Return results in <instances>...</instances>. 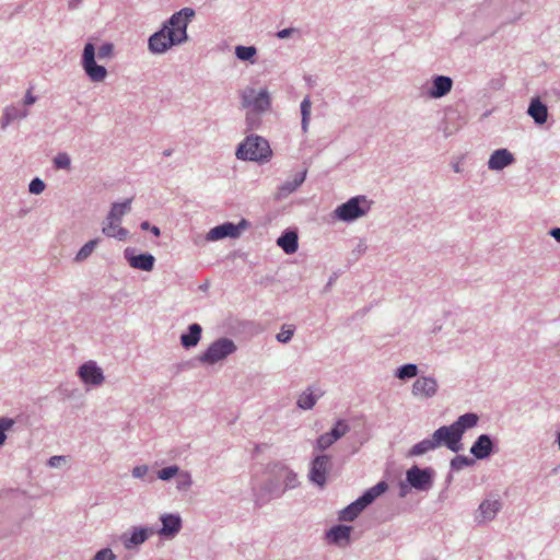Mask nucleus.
I'll return each mask as SVG.
<instances>
[{"label":"nucleus","mask_w":560,"mask_h":560,"mask_svg":"<svg viewBox=\"0 0 560 560\" xmlns=\"http://www.w3.org/2000/svg\"><path fill=\"white\" fill-rule=\"evenodd\" d=\"M195 11L184 8L174 13L164 27L149 38V49L154 54H162L174 45L187 39V26Z\"/></svg>","instance_id":"nucleus-1"},{"label":"nucleus","mask_w":560,"mask_h":560,"mask_svg":"<svg viewBox=\"0 0 560 560\" xmlns=\"http://www.w3.org/2000/svg\"><path fill=\"white\" fill-rule=\"evenodd\" d=\"M236 156L241 160L267 161L271 156V149L267 140L250 136L240 144Z\"/></svg>","instance_id":"nucleus-2"},{"label":"nucleus","mask_w":560,"mask_h":560,"mask_svg":"<svg viewBox=\"0 0 560 560\" xmlns=\"http://www.w3.org/2000/svg\"><path fill=\"white\" fill-rule=\"evenodd\" d=\"M82 66L88 77L93 82H102L107 75L105 67L95 62V47L91 43L84 46Z\"/></svg>","instance_id":"nucleus-3"},{"label":"nucleus","mask_w":560,"mask_h":560,"mask_svg":"<svg viewBox=\"0 0 560 560\" xmlns=\"http://www.w3.org/2000/svg\"><path fill=\"white\" fill-rule=\"evenodd\" d=\"M236 347L232 340L226 338L219 339L209 346L207 351L200 357V361L213 364L233 353Z\"/></svg>","instance_id":"nucleus-4"},{"label":"nucleus","mask_w":560,"mask_h":560,"mask_svg":"<svg viewBox=\"0 0 560 560\" xmlns=\"http://www.w3.org/2000/svg\"><path fill=\"white\" fill-rule=\"evenodd\" d=\"M462 436L457 428L453 424L441 427L433 433V438L439 441V446L443 444L455 453L462 448Z\"/></svg>","instance_id":"nucleus-5"},{"label":"nucleus","mask_w":560,"mask_h":560,"mask_svg":"<svg viewBox=\"0 0 560 560\" xmlns=\"http://www.w3.org/2000/svg\"><path fill=\"white\" fill-rule=\"evenodd\" d=\"M243 105L257 112H264L270 107V97L267 90L256 92L253 88H247L242 93Z\"/></svg>","instance_id":"nucleus-6"},{"label":"nucleus","mask_w":560,"mask_h":560,"mask_svg":"<svg viewBox=\"0 0 560 560\" xmlns=\"http://www.w3.org/2000/svg\"><path fill=\"white\" fill-rule=\"evenodd\" d=\"M247 222L242 220L240 224L233 223H224L211 229L208 233V240L217 241L224 237H237L241 234L243 228H245Z\"/></svg>","instance_id":"nucleus-7"},{"label":"nucleus","mask_w":560,"mask_h":560,"mask_svg":"<svg viewBox=\"0 0 560 560\" xmlns=\"http://www.w3.org/2000/svg\"><path fill=\"white\" fill-rule=\"evenodd\" d=\"M438 392V382L431 376H420L412 384V394L416 397L431 398Z\"/></svg>","instance_id":"nucleus-8"},{"label":"nucleus","mask_w":560,"mask_h":560,"mask_svg":"<svg viewBox=\"0 0 560 560\" xmlns=\"http://www.w3.org/2000/svg\"><path fill=\"white\" fill-rule=\"evenodd\" d=\"M329 467H330V457L329 456L323 455V456L315 457V459L312 463V469L310 472L311 480L314 483L323 487L326 482V475H327Z\"/></svg>","instance_id":"nucleus-9"},{"label":"nucleus","mask_w":560,"mask_h":560,"mask_svg":"<svg viewBox=\"0 0 560 560\" xmlns=\"http://www.w3.org/2000/svg\"><path fill=\"white\" fill-rule=\"evenodd\" d=\"M527 115L533 118L537 126L541 127L548 121V106L539 96L532 97L527 106Z\"/></svg>","instance_id":"nucleus-10"},{"label":"nucleus","mask_w":560,"mask_h":560,"mask_svg":"<svg viewBox=\"0 0 560 560\" xmlns=\"http://www.w3.org/2000/svg\"><path fill=\"white\" fill-rule=\"evenodd\" d=\"M79 376L84 383L95 386L104 382L102 370L93 361L85 362L80 366Z\"/></svg>","instance_id":"nucleus-11"},{"label":"nucleus","mask_w":560,"mask_h":560,"mask_svg":"<svg viewBox=\"0 0 560 560\" xmlns=\"http://www.w3.org/2000/svg\"><path fill=\"white\" fill-rule=\"evenodd\" d=\"M336 215L343 221L354 220L365 213L359 205V198H351L346 203H342L336 209Z\"/></svg>","instance_id":"nucleus-12"},{"label":"nucleus","mask_w":560,"mask_h":560,"mask_svg":"<svg viewBox=\"0 0 560 560\" xmlns=\"http://www.w3.org/2000/svg\"><path fill=\"white\" fill-rule=\"evenodd\" d=\"M407 480L413 488L424 490L431 485V475L428 470L413 466L407 471Z\"/></svg>","instance_id":"nucleus-13"},{"label":"nucleus","mask_w":560,"mask_h":560,"mask_svg":"<svg viewBox=\"0 0 560 560\" xmlns=\"http://www.w3.org/2000/svg\"><path fill=\"white\" fill-rule=\"evenodd\" d=\"M514 162L513 154L506 149L495 150L488 161V167L492 171H500Z\"/></svg>","instance_id":"nucleus-14"},{"label":"nucleus","mask_w":560,"mask_h":560,"mask_svg":"<svg viewBox=\"0 0 560 560\" xmlns=\"http://www.w3.org/2000/svg\"><path fill=\"white\" fill-rule=\"evenodd\" d=\"M162 528L160 535L165 537H174L182 528V520L179 515L164 514L161 516Z\"/></svg>","instance_id":"nucleus-15"},{"label":"nucleus","mask_w":560,"mask_h":560,"mask_svg":"<svg viewBox=\"0 0 560 560\" xmlns=\"http://www.w3.org/2000/svg\"><path fill=\"white\" fill-rule=\"evenodd\" d=\"M501 509V503L499 500H485L478 510L477 521L479 523H486L494 518L499 510Z\"/></svg>","instance_id":"nucleus-16"},{"label":"nucleus","mask_w":560,"mask_h":560,"mask_svg":"<svg viewBox=\"0 0 560 560\" xmlns=\"http://www.w3.org/2000/svg\"><path fill=\"white\" fill-rule=\"evenodd\" d=\"M492 441L487 434L480 435L477 441L472 444L470 453L477 459H483L488 457L492 452Z\"/></svg>","instance_id":"nucleus-17"},{"label":"nucleus","mask_w":560,"mask_h":560,"mask_svg":"<svg viewBox=\"0 0 560 560\" xmlns=\"http://www.w3.org/2000/svg\"><path fill=\"white\" fill-rule=\"evenodd\" d=\"M351 529L352 528L350 526H345V525L335 526L327 533V538L330 542L338 544V545H342V544L346 545L349 542Z\"/></svg>","instance_id":"nucleus-18"},{"label":"nucleus","mask_w":560,"mask_h":560,"mask_svg":"<svg viewBox=\"0 0 560 560\" xmlns=\"http://www.w3.org/2000/svg\"><path fill=\"white\" fill-rule=\"evenodd\" d=\"M103 233L108 237H115L120 241L126 240L128 235V231L120 226V221L108 218L107 223L103 226Z\"/></svg>","instance_id":"nucleus-19"},{"label":"nucleus","mask_w":560,"mask_h":560,"mask_svg":"<svg viewBox=\"0 0 560 560\" xmlns=\"http://www.w3.org/2000/svg\"><path fill=\"white\" fill-rule=\"evenodd\" d=\"M453 85V81L448 77L439 75L433 81V90L431 91V96L433 97H442L446 95Z\"/></svg>","instance_id":"nucleus-20"},{"label":"nucleus","mask_w":560,"mask_h":560,"mask_svg":"<svg viewBox=\"0 0 560 560\" xmlns=\"http://www.w3.org/2000/svg\"><path fill=\"white\" fill-rule=\"evenodd\" d=\"M129 265L135 269L151 271L154 266V257L150 254H140L129 258Z\"/></svg>","instance_id":"nucleus-21"},{"label":"nucleus","mask_w":560,"mask_h":560,"mask_svg":"<svg viewBox=\"0 0 560 560\" xmlns=\"http://www.w3.org/2000/svg\"><path fill=\"white\" fill-rule=\"evenodd\" d=\"M387 489V483L385 481H381L374 487L370 488L368 491L364 492L362 497H360L358 500L361 502V504L366 508L369 504H371L377 497H380L382 493H384Z\"/></svg>","instance_id":"nucleus-22"},{"label":"nucleus","mask_w":560,"mask_h":560,"mask_svg":"<svg viewBox=\"0 0 560 560\" xmlns=\"http://www.w3.org/2000/svg\"><path fill=\"white\" fill-rule=\"evenodd\" d=\"M277 244L284 253L293 254L298 250V235L295 232H287L278 238Z\"/></svg>","instance_id":"nucleus-23"},{"label":"nucleus","mask_w":560,"mask_h":560,"mask_svg":"<svg viewBox=\"0 0 560 560\" xmlns=\"http://www.w3.org/2000/svg\"><path fill=\"white\" fill-rule=\"evenodd\" d=\"M201 336V327L198 324H192L189 326V331L187 334H183L180 337L182 345L185 348L195 347Z\"/></svg>","instance_id":"nucleus-24"},{"label":"nucleus","mask_w":560,"mask_h":560,"mask_svg":"<svg viewBox=\"0 0 560 560\" xmlns=\"http://www.w3.org/2000/svg\"><path fill=\"white\" fill-rule=\"evenodd\" d=\"M439 447V441H436L433 436L431 440L427 439L417 444H415L410 451L408 452V456H420L425 454L429 451Z\"/></svg>","instance_id":"nucleus-25"},{"label":"nucleus","mask_w":560,"mask_h":560,"mask_svg":"<svg viewBox=\"0 0 560 560\" xmlns=\"http://www.w3.org/2000/svg\"><path fill=\"white\" fill-rule=\"evenodd\" d=\"M478 419L476 413H465L460 416L453 425L457 428L458 432L463 435L467 429L474 428L477 424Z\"/></svg>","instance_id":"nucleus-26"},{"label":"nucleus","mask_w":560,"mask_h":560,"mask_svg":"<svg viewBox=\"0 0 560 560\" xmlns=\"http://www.w3.org/2000/svg\"><path fill=\"white\" fill-rule=\"evenodd\" d=\"M365 508L361 504V502L359 500L354 501L353 503H351L350 505H348L346 509H343L341 512H340V516L339 518L341 521H347V522H351L353 521L360 513L362 510H364Z\"/></svg>","instance_id":"nucleus-27"},{"label":"nucleus","mask_w":560,"mask_h":560,"mask_svg":"<svg viewBox=\"0 0 560 560\" xmlns=\"http://www.w3.org/2000/svg\"><path fill=\"white\" fill-rule=\"evenodd\" d=\"M148 538L147 529L139 528L135 529L131 536L127 539H125L124 544L126 548H132L135 546H138L142 542H144Z\"/></svg>","instance_id":"nucleus-28"},{"label":"nucleus","mask_w":560,"mask_h":560,"mask_svg":"<svg viewBox=\"0 0 560 560\" xmlns=\"http://www.w3.org/2000/svg\"><path fill=\"white\" fill-rule=\"evenodd\" d=\"M131 199H127L121 203H114L109 213L108 219L121 220L122 215L130 210Z\"/></svg>","instance_id":"nucleus-29"},{"label":"nucleus","mask_w":560,"mask_h":560,"mask_svg":"<svg viewBox=\"0 0 560 560\" xmlns=\"http://www.w3.org/2000/svg\"><path fill=\"white\" fill-rule=\"evenodd\" d=\"M316 404V397L313 392L307 389L302 393L298 399V405L302 409H311Z\"/></svg>","instance_id":"nucleus-30"},{"label":"nucleus","mask_w":560,"mask_h":560,"mask_svg":"<svg viewBox=\"0 0 560 560\" xmlns=\"http://www.w3.org/2000/svg\"><path fill=\"white\" fill-rule=\"evenodd\" d=\"M418 374L416 364H406L397 370L396 376L400 380L415 377Z\"/></svg>","instance_id":"nucleus-31"},{"label":"nucleus","mask_w":560,"mask_h":560,"mask_svg":"<svg viewBox=\"0 0 560 560\" xmlns=\"http://www.w3.org/2000/svg\"><path fill=\"white\" fill-rule=\"evenodd\" d=\"M235 54L241 60H252L256 55V48L253 46H237L235 48Z\"/></svg>","instance_id":"nucleus-32"},{"label":"nucleus","mask_w":560,"mask_h":560,"mask_svg":"<svg viewBox=\"0 0 560 560\" xmlns=\"http://www.w3.org/2000/svg\"><path fill=\"white\" fill-rule=\"evenodd\" d=\"M97 242H98L97 240H91L90 242H88L79 250V253L77 254L75 259L79 260V261L86 259L92 254V252L94 250L95 246L97 245Z\"/></svg>","instance_id":"nucleus-33"},{"label":"nucleus","mask_w":560,"mask_h":560,"mask_svg":"<svg viewBox=\"0 0 560 560\" xmlns=\"http://www.w3.org/2000/svg\"><path fill=\"white\" fill-rule=\"evenodd\" d=\"M301 113H302V128L305 131L308 125V118L311 114V101L308 97L304 98L301 104Z\"/></svg>","instance_id":"nucleus-34"},{"label":"nucleus","mask_w":560,"mask_h":560,"mask_svg":"<svg viewBox=\"0 0 560 560\" xmlns=\"http://www.w3.org/2000/svg\"><path fill=\"white\" fill-rule=\"evenodd\" d=\"M26 115H27L26 110H20V109H16L15 107H8L5 109V114H4L5 124H9L10 121L18 119V118H23Z\"/></svg>","instance_id":"nucleus-35"},{"label":"nucleus","mask_w":560,"mask_h":560,"mask_svg":"<svg viewBox=\"0 0 560 560\" xmlns=\"http://www.w3.org/2000/svg\"><path fill=\"white\" fill-rule=\"evenodd\" d=\"M337 440L334 438V435L328 432V433H325V434H322L318 439H317V446L318 448L320 450H326L328 448L331 444H334Z\"/></svg>","instance_id":"nucleus-36"},{"label":"nucleus","mask_w":560,"mask_h":560,"mask_svg":"<svg viewBox=\"0 0 560 560\" xmlns=\"http://www.w3.org/2000/svg\"><path fill=\"white\" fill-rule=\"evenodd\" d=\"M293 332L294 328L292 325H284L281 328V331L277 335V340L279 342H288L292 338Z\"/></svg>","instance_id":"nucleus-37"},{"label":"nucleus","mask_w":560,"mask_h":560,"mask_svg":"<svg viewBox=\"0 0 560 560\" xmlns=\"http://www.w3.org/2000/svg\"><path fill=\"white\" fill-rule=\"evenodd\" d=\"M348 424L345 421L340 420L336 423L335 428L330 431V433L334 435L336 440H339L348 432Z\"/></svg>","instance_id":"nucleus-38"},{"label":"nucleus","mask_w":560,"mask_h":560,"mask_svg":"<svg viewBox=\"0 0 560 560\" xmlns=\"http://www.w3.org/2000/svg\"><path fill=\"white\" fill-rule=\"evenodd\" d=\"M56 168H70V158L67 153H59L54 160Z\"/></svg>","instance_id":"nucleus-39"},{"label":"nucleus","mask_w":560,"mask_h":560,"mask_svg":"<svg viewBox=\"0 0 560 560\" xmlns=\"http://www.w3.org/2000/svg\"><path fill=\"white\" fill-rule=\"evenodd\" d=\"M13 420L8 418L0 419V445L5 442L7 435L5 431L9 430L13 425Z\"/></svg>","instance_id":"nucleus-40"},{"label":"nucleus","mask_w":560,"mask_h":560,"mask_svg":"<svg viewBox=\"0 0 560 560\" xmlns=\"http://www.w3.org/2000/svg\"><path fill=\"white\" fill-rule=\"evenodd\" d=\"M178 472L177 466H168L158 471V477L162 480H170Z\"/></svg>","instance_id":"nucleus-41"},{"label":"nucleus","mask_w":560,"mask_h":560,"mask_svg":"<svg viewBox=\"0 0 560 560\" xmlns=\"http://www.w3.org/2000/svg\"><path fill=\"white\" fill-rule=\"evenodd\" d=\"M116 556L109 548L102 549L96 552L92 560H115Z\"/></svg>","instance_id":"nucleus-42"},{"label":"nucleus","mask_w":560,"mask_h":560,"mask_svg":"<svg viewBox=\"0 0 560 560\" xmlns=\"http://www.w3.org/2000/svg\"><path fill=\"white\" fill-rule=\"evenodd\" d=\"M113 45L104 44L98 48L97 56L100 59L109 58L113 55Z\"/></svg>","instance_id":"nucleus-43"},{"label":"nucleus","mask_w":560,"mask_h":560,"mask_svg":"<svg viewBox=\"0 0 560 560\" xmlns=\"http://www.w3.org/2000/svg\"><path fill=\"white\" fill-rule=\"evenodd\" d=\"M45 189V184L39 178H35L30 184V191L32 194H40Z\"/></svg>","instance_id":"nucleus-44"},{"label":"nucleus","mask_w":560,"mask_h":560,"mask_svg":"<svg viewBox=\"0 0 560 560\" xmlns=\"http://www.w3.org/2000/svg\"><path fill=\"white\" fill-rule=\"evenodd\" d=\"M471 463L470 459L464 457V456H457L454 459H452V467L455 469H460L466 465H469Z\"/></svg>","instance_id":"nucleus-45"},{"label":"nucleus","mask_w":560,"mask_h":560,"mask_svg":"<svg viewBox=\"0 0 560 560\" xmlns=\"http://www.w3.org/2000/svg\"><path fill=\"white\" fill-rule=\"evenodd\" d=\"M304 179L305 174H302L299 177H296L292 184H287L285 186H283L282 189H285L288 192H292L304 182Z\"/></svg>","instance_id":"nucleus-46"},{"label":"nucleus","mask_w":560,"mask_h":560,"mask_svg":"<svg viewBox=\"0 0 560 560\" xmlns=\"http://www.w3.org/2000/svg\"><path fill=\"white\" fill-rule=\"evenodd\" d=\"M148 472V466L145 465H140V466H136L133 469H132V476L135 478H143Z\"/></svg>","instance_id":"nucleus-47"},{"label":"nucleus","mask_w":560,"mask_h":560,"mask_svg":"<svg viewBox=\"0 0 560 560\" xmlns=\"http://www.w3.org/2000/svg\"><path fill=\"white\" fill-rule=\"evenodd\" d=\"M61 463H66V457L65 456H52V457H50V459L48 462V465L50 467H57Z\"/></svg>","instance_id":"nucleus-48"},{"label":"nucleus","mask_w":560,"mask_h":560,"mask_svg":"<svg viewBox=\"0 0 560 560\" xmlns=\"http://www.w3.org/2000/svg\"><path fill=\"white\" fill-rule=\"evenodd\" d=\"M294 31H295L294 28H284V30H282V31H279V32L277 33V36H278L279 38H287V37H289V36H290Z\"/></svg>","instance_id":"nucleus-49"},{"label":"nucleus","mask_w":560,"mask_h":560,"mask_svg":"<svg viewBox=\"0 0 560 560\" xmlns=\"http://www.w3.org/2000/svg\"><path fill=\"white\" fill-rule=\"evenodd\" d=\"M36 102V97L32 95L31 89L27 91L24 100L25 105H32Z\"/></svg>","instance_id":"nucleus-50"},{"label":"nucleus","mask_w":560,"mask_h":560,"mask_svg":"<svg viewBox=\"0 0 560 560\" xmlns=\"http://www.w3.org/2000/svg\"><path fill=\"white\" fill-rule=\"evenodd\" d=\"M549 235L560 243V228H552L549 231Z\"/></svg>","instance_id":"nucleus-51"},{"label":"nucleus","mask_w":560,"mask_h":560,"mask_svg":"<svg viewBox=\"0 0 560 560\" xmlns=\"http://www.w3.org/2000/svg\"><path fill=\"white\" fill-rule=\"evenodd\" d=\"M141 228H142L143 230H149V231H151V232H152V228H150V223H149V222H147V221H145V222H143V223L141 224Z\"/></svg>","instance_id":"nucleus-52"},{"label":"nucleus","mask_w":560,"mask_h":560,"mask_svg":"<svg viewBox=\"0 0 560 560\" xmlns=\"http://www.w3.org/2000/svg\"><path fill=\"white\" fill-rule=\"evenodd\" d=\"M152 233L155 235V236H159L160 235V229L158 226H152Z\"/></svg>","instance_id":"nucleus-53"},{"label":"nucleus","mask_w":560,"mask_h":560,"mask_svg":"<svg viewBox=\"0 0 560 560\" xmlns=\"http://www.w3.org/2000/svg\"><path fill=\"white\" fill-rule=\"evenodd\" d=\"M183 477L186 479V485H190L189 476H188V475H185V476H183Z\"/></svg>","instance_id":"nucleus-54"},{"label":"nucleus","mask_w":560,"mask_h":560,"mask_svg":"<svg viewBox=\"0 0 560 560\" xmlns=\"http://www.w3.org/2000/svg\"><path fill=\"white\" fill-rule=\"evenodd\" d=\"M171 153L172 152L170 150H167V151L164 152V155H171Z\"/></svg>","instance_id":"nucleus-55"},{"label":"nucleus","mask_w":560,"mask_h":560,"mask_svg":"<svg viewBox=\"0 0 560 560\" xmlns=\"http://www.w3.org/2000/svg\"><path fill=\"white\" fill-rule=\"evenodd\" d=\"M558 445H559V450H560V433L558 434Z\"/></svg>","instance_id":"nucleus-56"}]
</instances>
